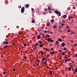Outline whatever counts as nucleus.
<instances>
[{
    "label": "nucleus",
    "instance_id": "nucleus-1",
    "mask_svg": "<svg viewBox=\"0 0 77 77\" xmlns=\"http://www.w3.org/2000/svg\"><path fill=\"white\" fill-rule=\"evenodd\" d=\"M55 13L57 14V15H58V14H59L58 17H60L61 15V13L57 10H56L55 11Z\"/></svg>",
    "mask_w": 77,
    "mask_h": 77
},
{
    "label": "nucleus",
    "instance_id": "nucleus-2",
    "mask_svg": "<svg viewBox=\"0 0 77 77\" xmlns=\"http://www.w3.org/2000/svg\"><path fill=\"white\" fill-rule=\"evenodd\" d=\"M24 7H23L21 9V12L22 14H23L24 12L25 11Z\"/></svg>",
    "mask_w": 77,
    "mask_h": 77
},
{
    "label": "nucleus",
    "instance_id": "nucleus-3",
    "mask_svg": "<svg viewBox=\"0 0 77 77\" xmlns=\"http://www.w3.org/2000/svg\"><path fill=\"white\" fill-rule=\"evenodd\" d=\"M9 42H4L3 44H8Z\"/></svg>",
    "mask_w": 77,
    "mask_h": 77
},
{
    "label": "nucleus",
    "instance_id": "nucleus-4",
    "mask_svg": "<svg viewBox=\"0 0 77 77\" xmlns=\"http://www.w3.org/2000/svg\"><path fill=\"white\" fill-rule=\"evenodd\" d=\"M61 45L62 47H65V44L64 43H63L61 44Z\"/></svg>",
    "mask_w": 77,
    "mask_h": 77
},
{
    "label": "nucleus",
    "instance_id": "nucleus-5",
    "mask_svg": "<svg viewBox=\"0 0 77 77\" xmlns=\"http://www.w3.org/2000/svg\"><path fill=\"white\" fill-rule=\"evenodd\" d=\"M41 38V36L40 35H38L37 37V39H39Z\"/></svg>",
    "mask_w": 77,
    "mask_h": 77
},
{
    "label": "nucleus",
    "instance_id": "nucleus-6",
    "mask_svg": "<svg viewBox=\"0 0 77 77\" xmlns=\"http://www.w3.org/2000/svg\"><path fill=\"white\" fill-rule=\"evenodd\" d=\"M29 4H27L25 6V8H29Z\"/></svg>",
    "mask_w": 77,
    "mask_h": 77
},
{
    "label": "nucleus",
    "instance_id": "nucleus-7",
    "mask_svg": "<svg viewBox=\"0 0 77 77\" xmlns=\"http://www.w3.org/2000/svg\"><path fill=\"white\" fill-rule=\"evenodd\" d=\"M58 40H57V41H59L60 42H61L62 41V39L60 38H58Z\"/></svg>",
    "mask_w": 77,
    "mask_h": 77
},
{
    "label": "nucleus",
    "instance_id": "nucleus-8",
    "mask_svg": "<svg viewBox=\"0 0 77 77\" xmlns=\"http://www.w3.org/2000/svg\"><path fill=\"white\" fill-rule=\"evenodd\" d=\"M64 18H66V15H65L63 16Z\"/></svg>",
    "mask_w": 77,
    "mask_h": 77
},
{
    "label": "nucleus",
    "instance_id": "nucleus-9",
    "mask_svg": "<svg viewBox=\"0 0 77 77\" xmlns=\"http://www.w3.org/2000/svg\"><path fill=\"white\" fill-rule=\"evenodd\" d=\"M46 37H47V38H50V35H46Z\"/></svg>",
    "mask_w": 77,
    "mask_h": 77
},
{
    "label": "nucleus",
    "instance_id": "nucleus-10",
    "mask_svg": "<svg viewBox=\"0 0 77 77\" xmlns=\"http://www.w3.org/2000/svg\"><path fill=\"white\" fill-rule=\"evenodd\" d=\"M40 52L42 54V55H43V54H44V52L42 51H40Z\"/></svg>",
    "mask_w": 77,
    "mask_h": 77
},
{
    "label": "nucleus",
    "instance_id": "nucleus-11",
    "mask_svg": "<svg viewBox=\"0 0 77 77\" xmlns=\"http://www.w3.org/2000/svg\"><path fill=\"white\" fill-rule=\"evenodd\" d=\"M68 18L69 20H70L71 18V16H69Z\"/></svg>",
    "mask_w": 77,
    "mask_h": 77
},
{
    "label": "nucleus",
    "instance_id": "nucleus-12",
    "mask_svg": "<svg viewBox=\"0 0 77 77\" xmlns=\"http://www.w3.org/2000/svg\"><path fill=\"white\" fill-rule=\"evenodd\" d=\"M8 45L5 46L4 47V48H7V47H8Z\"/></svg>",
    "mask_w": 77,
    "mask_h": 77
},
{
    "label": "nucleus",
    "instance_id": "nucleus-13",
    "mask_svg": "<svg viewBox=\"0 0 77 77\" xmlns=\"http://www.w3.org/2000/svg\"><path fill=\"white\" fill-rule=\"evenodd\" d=\"M51 7H48V10H49V11H50V10H51Z\"/></svg>",
    "mask_w": 77,
    "mask_h": 77
},
{
    "label": "nucleus",
    "instance_id": "nucleus-14",
    "mask_svg": "<svg viewBox=\"0 0 77 77\" xmlns=\"http://www.w3.org/2000/svg\"><path fill=\"white\" fill-rule=\"evenodd\" d=\"M42 61H44V60H45V58H43L42 59Z\"/></svg>",
    "mask_w": 77,
    "mask_h": 77
},
{
    "label": "nucleus",
    "instance_id": "nucleus-15",
    "mask_svg": "<svg viewBox=\"0 0 77 77\" xmlns=\"http://www.w3.org/2000/svg\"><path fill=\"white\" fill-rule=\"evenodd\" d=\"M49 74L50 75H51L52 74V71H49Z\"/></svg>",
    "mask_w": 77,
    "mask_h": 77
},
{
    "label": "nucleus",
    "instance_id": "nucleus-16",
    "mask_svg": "<svg viewBox=\"0 0 77 77\" xmlns=\"http://www.w3.org/2000/svg\"><path fill=\"white\" fill-rule=\"evenodd\" d=\"M43 46H44V45H42V44L40 45V47H43Z\"/></svg>",
    "mask_w": 77,
    "mask_h": 77
},
{
    "label": "nucleus",
    "instance_id": "nucleus-17",
    "mask_svg": "<svg viewBox=\"0 0 77 77\" xmlns=\"http://www.w3.org/2000/svg\"><path fill=\"white\" fill-rule=\"evenodd\" d=\"M50 41H51L50 38H48V42H50Z\"/></svg>",
    "mask_w": 77,
    "mask_h": 77
},
{
    "label": "nucleus",
    "instance_id": "nucleus-18",
    "mask_svg": "<svg viewBox=\"0 0 77 77\" xmlns=\"http://www.w3.org/2000/svg\"><path fill=\"white\" fill-rule=\"evenodd\" d=\"M57 31L58 32H60V33H61L62 32V31H60V29H57Z\"/></svg>",
    "mask_w": 77,
    "mask_h": 77
},
{
    "label": "nucleus",
    "instance_id": "nucleus-19",
    "mask_svg": "<svg viewBox=\"0 0 77 77\" xmlns=\"http://www.w3.org/2000/svg\"><path fill=\"white\" fill-rule=\"evenodd\" d=\"M56 44H57L56 45H58V44H59V42L57 41L56 42Z\"/></svg>",
    "mask_w": 77,
    "mask_h": 77
},
{
    "label": "nucleus",
    "instance_id": "nucleus-20",
    "mask_svg": "<svg viewBox=\"0 0 77 77\" xmlns=\"http://www.w3.org/2000/svg\"><path fill=\"white\" fill-rule=\"evenodd\" d=\"M8 1L7 0L5 1V3H6L7 5L8 4Z\"/></svg>",
    "mask_w": 77,
    "mask_h": 77
},
{
    "label": "nucleus",
    "instance_id": "nucleus-21",
    "mask_svg": "<svg viewBox=\"0 0 77 77\" xmlns=\"http://www.w3.org/2000/svg\"><path fill=\"white\" fill-rule=\"evenodd\" d=\"M65 52H62V54L63 55V56H64V55H65Z\"/></svg>",
    "mask_w": 77,
    "mask_h": 77
},
{
    "label": "nucleus",
    "instance_id": "nucleus-22",
    "mask_svg": "<svg viewBox=\"0 0 77 77\" xmlns=\"http://www.w3.org/2000/svg\"><path fill=\"white\" fill-rule=\"evenodd\" d=\"M51 23H53V22H54V20L52 19V20H51Z\"/></svg>",
    "mask_w": 77,
    "mask_h": 77
},
{
    "label": "nucleus",
    "instance_id": "nucleus-23",
    "mask_svg": "<svg viewBox=\"0 0 77 77\" xmlns=\"http://www.w3.org/2000/svg\"><path fill=\"white\" fill-rule=\"evenodd\" d=\"M68 70H69V71H71V67H69V68Z\"/></svg>",
    "mask_w": 77,
    "mask_h": 77
},
{
    "label": "nucleus",
    "instance_id": "nucleus-24",
    "mask_svg": "<svg viewBox=\"0 0 77 77\" xmlns=\"http://www.w3.org/2000/svg\"><path fill=\"white\" fill-rule=\"evenodd\" d=\"M50 23H48V24L46 25V26H50Z\"/></svg>",
    "mask_w": 77,
    "mask_h": 77
},
{
    "label": "nucleus",
    "instance_id": "nucleus-25",
    "mask_svg": "<svg viewBox=\"0 0 77 77\" xmlns=\"http://www.w3.org/2000/svg\"><path fill=\"white\" fill-rule=\"evenodd\" d=\"M68 60H69V59L65 60V62H66H66H67V61H68Z\"/></svg>",
    "mask_w": 77,
    "mask_h": 77
},
{
    "label": "nucleus",
    "instance_id": "nucleus-26",
    "mask_svg": "<svg viewBox=\"0 0 77 77\" xmlns=\"http://www.w3.org/2000/svg\"><path fill=\"white\" fill-rule=\"evenodd\" d=\"M6 73V72L5 71H4L3 72V74L4 75H5V74Z\"/></svg>",
    "mask_w": 77,
    "mask_h": 77
},
{
    "label": "nucleus",
    "instance_id": "nucleus-27",
    "mask_svg": "<svg viewBox=\"0 0 77 77\" xmlns=\"http://www.w3.org/2000/svg\"><path fill=\"white\" fill-rule=\"evenodd\" d=\"M55 54V53H54V51L52 52V54Z\"/></svg>",
    "mask_w": 77,
    "mask_h": 77
},
{
    "label": "nucleus",
    "instance_id": "nucleus-28",
    "mask_svg": "<svg viewBox=\"0 0 77 77\" xmlns=\"http://www.w3.org/2000/svg\"><path fill=\"white\" fill-rule=\"evenodd\" d=\"M23 57H24V59H27V57H26V56H23Z\"/></svg>",
    "mask_w": 77,
    "mask_h": 77
},
{
    "label": "nucleus",
    "instance_id": "nucleus-29",
    "mask_svg": "<svg viewBox=\"0 0 77 77\" xmlns=\"http://www.w3.org/2000/svg\"><path fill=\"white\" fill-rule=\"evenodd\" d=\"M31 21L32 23H35V21L33 20H32Z\"/></svg>",
    "mask_w": 77,
    "mask_h": 77
},
{
    "label": "nucleus",
    "instance_id": "nucleus-30",
    "mask_svg": "<svg viewBox=\"0 0 77 77\" xmlns=\"http://www.w3.org/2000/svg\"><path fill=\"white\" fill-rule=\"evenodd\" d=\"M47 57H50V55L49 54H48L47 55Z\"/></svg>",
    "mask_w": 77,
    "mask_h": 77
},
{
    "label": "nucleus",
    "instance_id": "nucleus-31",
    "mask_svg": "<svg viewBox=\"0 0 77 77\" xmlns=\"http://www.w3.org/2000/svg\"><path fill=\"white\" fill-rule=\"evenodd\" d=\"M51 42H52V43H53V42L54 40H50Z\"/></svg>",
    "mask_w": 77,
    "mask_h": 77
},
{
    "label": "nucleus",
    "instance_id": "nucleus-32",
    "mask_svg": "<svg viewBox=\"0 0 77 77\" xmlns=\"http://www.w3.org/2000/svg\"><path fill=\"white\" fill-rule=\"evenodd\" d=\"M21 8V6L20 5L19 6H18V8H19V9H20Z\"/></svg>",
    "mask_w": 77,
    "mask_h": 77
},
{
    "label": "nucleus",
    "instance_id": "nucleus-33",
    "mask_svg": "<svg viewBox=\"0 0 77 77\" xmlns=\"http://www.w3.org/2000/svg\"><path fill=\"white\" fill-rule=\"evenodd\" d=\"M75 72H77V68H76L75 69Z\"/></svg>",
    "mask_w": 77,
    "mask_h": 77
},
{
    "label": "nucleus",
    "instance_id": "nucleus-34",
    "mask_svg": "<svg viewBox=\"0 0 77 77\" xmlns=\"http://www.w3.org/2000/svg\"><path fill=\"white\" fill-rule=\"evenodd\" d=\"M24 45L26 47L27 45V44L26 43H24Z\"/></svg>",
    "mask_w": 77,
    "mask_h": 77
},
{
    "label": "nucleus",
    "instance_id": "nucleus-35",
    "mask_svg": "<svg viewBox=\"0 0 77 77\" xmlns=\"http://www.w3.org/2000/svg\"><path fill=\"white\" fill-rule=\"evenodd\" d=\"M67 32H71V30H70V29H68L67 30Z\"/></svg>",
    "mask_w": 77,
    "mask_h": 77
},
{
    "label": "nucleus",
    "instance_id": "nucleus-36",
    "mask_svg": "<svg viewBox=\"0 0 77 77\" xmlns=\"http://www.w3.org/2000/svg\"><path fill=\"white\" fill-rule=\"evenodd\" d=\"M13 71H15V68H14L13 69Z\"/></svg>",
    "mask_w": 77,
    "mask_h": 77
},
{
    "label": "nucleus",
    "instance_id": "nucleus-37",
    "mask_svg": "<svg viewBox=\"0 0 77 77\" xmlns=\"http://www.w3.org/2000/svg\"><path fill=\"white\" fill-rule=\"evenodd\" d=\"M59 52H60V53H62V51L61 50H59Z\"/></svg>",
    "mask_w": 77,
    "mask_h": 77
},
{
    "label": "nucleus",
    "instance_id": "nucleus-38",
    "mask_svg": "<svg viewBox=\"0 0 77 77\" xmlns=\"http://www.w3.org/2000/svg\"><path fill=\"white\" fill-rule=\"evenodd\" d=\"M53 27H54V28H56V26L54 25V26Z\"/></svg>",
    "mask_w": 77,
    "mask_h": 77
},
{
    "label": "nucleus",
    "instance_id": "nucleus-39",
    "mask_svg": "<svg viewBox=\"0 0 77 77\" xmlns=\"http://www.w3.org/2000/svg\"><path fill=\"white\" fill-rule=\"evenodd\" d=\"M61 26H64V24L61 23Z\"/></svg>",
    "mask_w": 77,
    "mask_h": 77
},
{
    "label": "nucleus",
    "instance_id": "nucleus-40",
    "mask_svg": "<svg viewBox=\"0 0 77 77\" xmlns=\"http://www.w3.org/2000/svg\"><path fill=\"white\" fill-rule=\"evenodd\" d=\"M45 11H47V8H45Z\"/></svg>",
    "mask_w": 77,
    "mask_h": 77
},
{
    "label": "nucleus",
    "instance_id": "nucleus-41",
    "mask_svg": "<svg viewBox=\"0 0 77 77\" xmlns=\"http://www.w3.org/2000/svg\"><path fill=\"white\" fill-rule=\"evenodd\" d=\"M51 50H54V48H52L51 49Z\"/></svg>",
    "mask_w": 77,
    "mask_h": 77
},
{
    "label": "nucleus",
    "instance_id": "nucleus-42",
    "mask_svg": "<svg viewBox=\"0 0 77 77\" xmlns=\"http://www.w3.org/2000/svg\"><path fill=\"white\" fill-rule=\"evenodd\" d=\"M37 62H40V60H37Z\"/></svg>",
    "mask_w": 77,
    "mask_h": 77
},
{
    "label": "nucleus",
    "instance_id": "nucleus-43",
    "mask_svg": "<svg viewBox=\"0 0 77 77\" xmlns=\"http://www.w3.org/2000/svg\"><path fill=\"white\" fill-rule=\"evenodd\" d=\"M44 64H47V63L45 62H44Z\"/></svg>",
    "mask_w": 77,
    "mask_h": 77
},
{
    "label": "nucleus",
    "instance_id": "nucleus-44",
    "mask_svg": "<svg viewBox=\"0 0 77 77\" xmlns=\"http://www.w3.org/2000/svg\"><path fill=\"white\" fill-rule=\"evenodd\" d=\"M39 63H38L37 64V66H39Z\"/></svg>",
    "mask_w": 77,
    "mask_h": 77
},
{
    "label": "nucleus",
    "instance_id": "nucleus-45",
    "mask_svg": "<svg viewBox=\"0 0 77 77\" xmlns=\"http://www.w3.org/2000/svg\"><path fill=\"white\" fill-rule=\"evenodd\" d=\"M76 46H77V44H75L74 45V46H75V47H76Z\"/></svg>",
    "mask_w": 77,
    "mask_h": 77
},
{
    "label": "nucleus",
    "instance_id": "nucleus-46",
    "mask_svg": "<svg viewBox=\"0 0 77 77\" xmlns=\"http://www.w3.org/2000/svg\"><path fill=\"white\" fill-rule=\"evenodd\" d=\"M73 63H74V61H73L71 63V64H73Z\"/></svg>",
    "mask_w": 77,
    "mask_h": 77
},
{
    "label": "nucleus",
    "instance_id": "nucleus-47",
    "mask_svg": "<svg viewBox=\"0 0 77 77\" xmlns=\"http://www.w3.org/2000/svg\"><path fill=\"white\" fill-rule=\"evenodd\" d=\"M45 33H47V31L45 30Z\"/></svg>",
    "mask_w": 77,
    "mask_h": 77
},
{
    "label": "nucleus",
    "instance_id": "nucleus-48",
    "mask_svg": "<svg viewBox=\"0 0 77 77\" xmlns=\"http://www.w3.org/2000/svg\"><path fill=\"white\" fill-rule=\"evenodd\" d=\"M55 69H58V67H56Z\"/></svg>",
    "mask_w": 77,
    "mask_h": 77
},
{
    "label": "nucleus",
    "instance_id": "nucleus-49",
    "mask_svg": "<svg viewBox=\"0 0 77 77\" xmlns=\"http://www.w3.org/2000/svg\"><path fill=\"white\" fill-rule=\"evenodd\" d=\"M62 26H60V27H59V29H61V28H62Z\"/></svg>",
    "mask_w": 77,
    "mask_h": 77
},
{
    "label": "nucleus",
    "instance_id": "nucleus-50",
    "mask_svg": "<svg viewBox=\"0 0 77 77\" xmlns=\"http://www.w3.org/2000/svg\"><path fill=\"white\" fill-rule=\"evenodd\" d=\"M66 48H64V50H66Z\"/></svg>",
    "mask_w": 77,
    "mask_h": 77
},
{
    "label": "nucleus",
    "instance_id": "nucleus-51",
    "mask_svg": "<svg viewBox=\"0 0 77 77\" xmlns=\"http://www.w3.org/2000/svg\"><path fill=\"white\" fill-rule=\"evenodd\" d=\"M15 45V43H13V45Z\"/></svg>",
    "mask_w": 77,
    "mask_h": 77
},
{
    "label": "nucleus",
    "instance_id": "nucleus-52",
    "mask_svg": "<svg viewBox=\"0 0 77 77\" xmlns=\"http://www.w3.org/2000/svg\"><path fill=\"white\" fill-rule=\"evenodd\" d=\"M66 28H67V29H69V26H66Z\"/></svg>",
    "mask_w": 77,
    "mask_h": 77
},
{
    "label": "nucleus",
    "instance_id": "nucleus-53",
    "mask_svg": "<svg viewBox=\"0 0 77 77\" xmlns=\"http://www.w3.org/2000/svg\"><path fill=\"white\" fill-rule=\"evenodd\" d=\"M74 20H72V22H74Z\"/></svg>",
    "mask_w": 77,
    "mask_h": 77
},
{
    "label": "nucleus",
    "instance_id": "nucleus-54",
    "mask_svg": "<svg viewBox=\"0 0 77 77\" xmlns=\"http://www.w3.org/2000/svg\"><path fill=\"white\" fill-rule=\"evenodd\" d=\"M31 10H32V11H33V8H31Z\"/></svg>",
    "mask_w": 77,
    "mask_h": 77
},
{
    "label": "nucleus",
    "instance_id": "nucleus-55",
    "mask_svg": "<svg viewBox=\"0 0 77 77\" xmlns=\"http://www.w3.org/2000/svg\"><path fill=\"white\" fill-rule=\"evenodd\" d=\"M45 50H46V51L48 50V49H47V48H45Z\"/></svg>",
    "mask_w": 77,
    "mask_h": 77
},
{
    "label": "nucleus",
    "instance_id": "nucleus-56",
    "mask_svg": "<svg viewBox=\"0 0 77 77\" xmlns=\"http://www.w3.org/2000/svg\"><path fill=\"white\" fill-rule=\"evenodd\" d=\"M50 33L51 34H52V33H53V32H51Z\"/></svg>",
    "mask_w": 77,
    "mask_h": 77
},
{
    "label": "nucleus",
    "instance_id": "nucleus-57",
    "mask_svg": "<svg viewBox=\"0 0 77 77\" xmlns=\"http://www.w3.org/2000/svg\"><path fill=\"white\" fill-rule=\"evenodd\" d=\"M42 41H40L39 42L40 43H42Z\"/></svg>",
    "mask_w": 77,
    "mask_h": 77
},
{
    "label": "nucleus",
    "instance_id": "nucleus-58",
    "mask_svg": "<svg viewBox=\"0 0 77 77\" xmlns=\"http://www.w3.org/2000/svg\"><path fill=\"white\" fill-rule=\"evenodd\" d=\"M19 34H20V35L21 34V32H19Z\"/></svg>",
    "mask_w": 77,
    "mask_h": 77
},
{
    "label": "nucleus",
    "instance_id": "nucleus-59",
    "mask_svg": "<svg viewBox=\"0 0 77 77\" xmlns=\"http://www.w3.org/2000/svg\"><path fill=\"white\" fill-rule=\"evenodd\" d=\"M70 51H69V53H68V54H70Z\"/></svg>",
    "mask_w": 77,
    "mask_h": 77
},
{
    "label": "nucleus",
    "instance_id": "nucleus-60",
    "mask_svg": "<svg viewBox=\"0 0 77 77\" xmlns=\"http://www.w3.org/2000/svg\"><path fill=\"white\" fill-rule=\"evenodd\" d=\"M35 45H38V43H36L35 44Z\"/></svg>",
    "mask_w": 77,
    "mask_h": 77
},
{
    "label": "nucleus",
    "instance_id": "nucleus-61",
    "mask_svg": "<svg viewBox=\"0 0 77 77\" xmlns=\"http://www.w3.org/2000/svg\"><path fill=\"white\" fill-rule=\"evenodd\" d=\"M64 58H67V57H66L65 56V57H64Z\"/></svg>",
    "mask_w": 77,
    "mask_h": 77
},
{
    "label": "nucleus",
    "instance_id": "nucleus-62",
    "mask_svg": "<svg viewBox=\"0 0 77 77\" xmlns=\"http://www.w3.org/2000/svg\"><path fill=\"white\" fill-rule=\"evenodd\" d=\"M60 60H62V58H60Z\"/></svg>",
    "mask_w": 77,
    "mask_h": 77
},
{
    "label": "nucleus",
    "instance_id": "nucleus-63",
    "mask_svg": "<svg viewBox=\"0 0 77 77\" xmlns=\"http://www.w3.org/2000/svg\"><path fill=\"white\" fill-rule=\"evenodd\" d=\"M29 51V50L27 49L26 51Z\"/></svg>",
    "mask_w": 77,
    "mask_h": 77
},
{
    "label": "nucleus",
    "instance_id": "nucleus-64",
    "mask_svg": "<svg viewBox=\"0 0 77 77\" xmlns=\"http://www.w3.org/2000/svg\"><path fill=\"white\" fill-rule=\"evenodd\" d=\"M62 23V22L61 21H60L59 22V23Z\"/></svg>",
    "mask_w": 77,
    "mask_h": 77
}]
</instances>
